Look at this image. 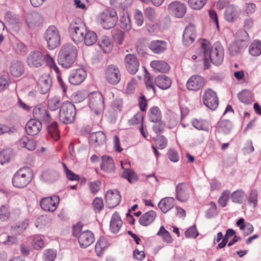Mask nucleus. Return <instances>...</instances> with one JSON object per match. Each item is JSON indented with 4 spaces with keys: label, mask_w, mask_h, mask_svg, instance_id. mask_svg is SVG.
Here are the masks:
<instances>
[{
    "label": "nucleus",
    "mask_w": 261,
    "mask_h": 261,
    "mask_svg": "<svg viewBox=\"0 0 261 261\" xmlns=\"http://www.w3.org/2000/svg\"><path fill=\"white\" fill-rule=\"evenodd\" d=\"M238 97L240 101L245 104H249L252 102V93L249 90H244L240 92Z\"/></svg>",
    "instance_id": "nucleus-44"
},
{
    "label": "nucleus",
    "mask_w": 261,
    "mask_h": 261,
    "mask_svg": "<svg viewBox=\"0 0 261 261\" xmlns=\"http://www.w3.org/2000/svg\"><path fill=\"white\" fill-rule=\"evenodd\" d=\"M232 128V124L228 120H222L218 123V129L224 134L229 133Z\"/></svg>",
    "instance_id": "nucleus-48"
},
{
    "label": "nucleus",
    "mask_w": 261,
    "mask_h": 261,
    "mask_svg": "<svg viewBox=\"0 0 261 261\" xmlns=\"http://www.w3.org/2000/svg\"><path fill=\"white\" fill-rule=\"evenodd\" d=\"M230 192L228 190L224 191L219 199V203L222 207H225L227 203V202L230 197Z\"/></svg>",
    "instance_id": "nucleus-58"
},
{
    "label": "nucleus",
    "mask_w": 261,
    "mask_h": 261,
    "mask_svg": "<svg viewBox=\"0 0 261 261\" xmlns=\"http://www.w3.org/2000/svg\"><path fill=\"white\" fill-rule=\"evenodd\" d=\"M57 255V252L53 249L47 250L44 254V261H54Z\"/></svg>",
    "instance_id": "nucleus-63"
},
{
    "label": "nucleus",
    "mask_w": 261,
    "mask_h": 261,
    "mask_svg": "<svg viewBox=\"0 0 261 261\" xmlns=\"http://www.w3.org/2000/svg\"><path fill=\"white\" fill-rule=\"evenodd\" d=\"M134 0H110L111 4L115 7H121L123 9V15L120 17V26L126 31L130 30L132 25L129 17L124 9L129 6Z\"/></svg>",
    "instance_id": "nucleus-5"
},
{
    "label": "nucleus",
    "mask_w": 261,
    "mask_h": 261,
    "mask_svg": "<svg viewBox=\"0 0 261 261\" xmlns=\"http://www.w3.org/2000/svg\"><path fill=\"white\" fill-rule=\"evenodd\" d=\"M257 192L256 190H251L248 198V204L250 206L254 208L257 205Z\"/></svg>",
    "instance_id": "nucleus-55"
},
{
    "label": "nucleus",
    "mask_w": 261,
    "mask_h": 261,
    "mask_svg": "<svg viewBox=\"0 0 261 261\" xmlns=\"http://www.w3.org/2000/svg\"><path fill=\"white\" fill-rule=\"evenodd\" d=\"M34 117L40 121L47 123L51 120V117L45 107L39 105L36 106L33 109Z\"/></svg>",
    "instance_id": "nucleus-19"
},
{
    "label": "nucleus",
    "mask_w": 261,
    "mask_h": 261,
    "mask_svg": "<svg viewBox=\"0 0 261 261\" xmlns=\"http://www.w3.org/2000/svg\"><path fill=\"white\" fill-rule=\"evenodd\" d=\"M202 100L204 105L212 110H216L219 105V100L216 93L211 89L205 90Z\"/></svg>",
    "instance_id": "nucleus-10"
},
{
    "label": "nucleus",
    "mask_w": 261,
    "mask_h": 261,
    "mask_svg": "<svg viewBox=\"0 0 261 261\" xmlns=\"http://www.w3.org/2000/svg\"><path fill=\"white\" fill-rule=\"evenodd\" d=\"M206 0H189V5L191 8L195 10L201 9L205 4Z\"/></svg>",
    "instance_id": "nucleus-56"
},
{
    "label": "nucleus",
    "mask_w": 261,
    "mask_h": 261,
    "mask_svg": "<svg viewBox=\"0 0 261 261\" xmlns=\"http://www.w3.org/2000/svg\"><path fill=\"white\" fill-rule=\"evenodd\" d=\"M241 10L234 6H228L225 11L224 18L229 22H233L239 17Z\"/></svg>",
    "instance_id": "nucleus-24"
},
{
    "label": "nucleus",
    "mask_w": 261,
    "mask_h": 261,
    "mask_svg": "<svg viewBox=\"0 0 261 261\" xmlns=\"http://www.w3.org/2000/svg\"><path fill=\"white\" fill-rule=\"evenodd\" d=\"M33 247L36 249H39L44 247V242L43 237L41 236H34L32 242Z\"/></svg>",
    "instance_id": "nucleus-53"
},
{
    "label": "nucleus",
    "mask_w": 261,
    "mask_h": 261,
    "mask_svg": "<svg viewBox=\"0 0 261 261\" xmlns=\"http://www.w3.org/2000/svg\"><path fill=\"white\" fill-rule=\"evenodd\" d=\"M204 85V80L199 75H193L187 82V88L192 91H197Z\"/></svg>",
    "instance_id": "nucleus-21"
},
{
    "label": "nucleus",
    "mask_w": 261,
    "mask_h": 261,
    "mask_svg": "<svg viewBox=\"0 0 261 261\" xmlns=\"http://www.w3.org/2000/svg\"><path fill=\"white\" fill-rule=\"evenodd\" d=\"M249 53L252 56H259L261 55V41L254 40L249 48Z\"/></svg>",
    "instance_id": "nucleus-41"
},
{
    "label": "nucleus",
    "mask_w": 261,
    "mask_h": 261,
    "mask_svg": "<svg viewBox=\"0 0 261 261\" xmlns=\"http://www.w3.org/2000/svg\"><path fill=\"white\" fill-rule=\"evenodd\" d=\"M39 91L42 94L46 93L51 86V80L48 74L41 75L38 82Z\"/></svg>",
    "instance_id": "nucleus-25"
},
{
    "label": "nucleus",
    "mask_w": 261,
    "mask_h": 261,
    "mask_svg": "<svg viewBox=\"0 0 261 261\" xmlns=\"http://www.w3.org/2000/svg\"><path fill=\"white\" fill-rule=\"evenodd\" d=\"M106 77L109 83L112 85L118 84L121 77L119 70L114 65L109 66L106 72Z\"/></svg>",
    "instance_id": "nucleus-17"
},
{
    "label": "nucleus",
    "mask_w": 261,
    "mask_h": 261,
    "mask_svg": "<svg viewBox=\"0 0 261 261\" xmlns=\"http://www.w3.org/2000/svg\"><path fill=\"white\" fill-rule=\"evenodd\" d=\"M156 236L162 238L163 242L170 244L173 241L170 232L167 230L164 226H161L156 233Z\"/></svg>",
    "instance_id": "nucleus-42"
},
{
    "label": "nucleus",
    "mask_w": 261,
    "mask_h": 261,
    "mask_svg": "<svg viewBox=\"0 0 261 261\" xmlns=\"http://www.w3.org/2000/svg\"><path fill=\"white\" fill-rule=\"evenodd\" d=\"M143 119L142 115L140 113H137L128 120V123L129 125L138 124L140 122L142 123Z\"/></svg>",
    "instance_id": "nucleus-64"
},
{
    "label": "nucleus",
    "mask_w": 261,
    "mask_h": 261,
    "mask_svg": "<svg viewBox=\"0 0 261 261\" xmlns=\"http://www.w3.org/2000/svg\"><path fill=\"white\" fill-rule=\"evenodd\" d=\"M150 66L155 72H165L170 69L169 65L164 61H153Z\"/></svg>",
    "instance_id": "nucleus-38"
},
{
    "label": "nucleus",
    "mask_w": 261,
    "mask_h": 261,
    "mask_svg": "<svg viewBox=\"0 0 261 261\" xmlns=\"http://www.w3.org/2000/svg\"><path fill=\"white\" fill-rule=\"evenodd\" d=\"M156 217V213L151 210L144 214L139 219L140 224L144 226L151 224Z\"/></svg>",
    "instance_id": "nucleus-34"
},
{
    "label": "nucleus",
    "mask_w": 261,
    "mask_h": 261,
    "mask_svg": "<svg viewBox=\"0 0 261 261\" xmlns=\"http://www.w3.org/2000/svg\"><path fill=\"white\" fill-rule=\"evenodd\" d=\"M125 67L129 73L134 74L138 70L140 64L135 55L128 54L124 59Z\"/></svg>",
    "instance_id": "nucleus-16"
},
{
    "label": "nucleus",
    "mask_w": 261,
    "mask_h": 261,
    "mask_svg": "<svg viewBox=\"0 0 261 261\" xmlns=\"http://www.w3.org/2000/svg\"><path fill=\"white\" fill-rule=\"evenodd\" d=\"M175 199L171 197H167L162 198L158 203V207L164 213H166L171 210L174 206Z\"/></svg>",
    "instance_id": "nucleus-28"
},
{
    "label": "nucleus",
    "mask_w": 261,
    "mask_h": 261,
    "mask_svg": "<svg viewBox=\"0 0 261 261\" xmlns=\"http://www.w3.org/2000/svg\"><path fill=\"white\" fill-rule=\"evenodd\" d=\"M192 125L198 130H208V123L206 121L195 119L192 121Z\"/></svg>",
    "instance_id": "nucleus-51"
},
{
    "label": "nucleus",
    "mask_w": 261,
    "mask_h": 261,
    "mask_svg": "<svg viewBox=\"0 0 261 261\" xmlns=\"http://www.w3.org/2000/svg\"><path fill=\"white\" fill-rule=\"evenodd\" d=\"M47 130L48 133L55 140L57 141L59 139V132L57 122H53L47 126Z\"/></svg>",
    "instance_id": "nucleus-47"
},
{
    "label": "nucleus",
    "mask_w": 261,
    "mask_h": 261,
    "mask_svg": "<svg viewBox=\"0 0 261 261\" xmlns=\"http://www.w3.org/2000/svg\"><path fill=\"white\" fill-rule=\"evenodd\" d=\"M243 41H236L231 43L228 48L231 56H234L239 54L243 47Z\"/></svg>",
    "instance_id": "nucleus-43"
},
{
    "label": "nucleus",
    "mask_w": 261,
    "mask_h": 261,
    "mask_svg": "<svg viewBox=\"0 0 261 261\" xmlns=\"http://www.w3.org/2000/svg\"><path fill=\"white\" fill-rule=\"evenodd\" d=\"M88 99L89 107L95 114L98 115L102 112L104 109V99L100 92L91 93L88 96Z\"/></svg>",
    "instance_id": "nucleus-8"
},
{
    "label": "nucleus",
    "mask_w": 261,
    "mask_h": 261,
    "mask_svg": "<svg viewBox=\"0 0 261 261\" xmlns=\"http://www.w3.org/2000/svg\"><path fill=\"white\" fill-rule=\"evenodd\" d=\"M109 243L106 239L105 238H100L97 242L95 250L98 256H100L103 251L108 248Z\"/></svg>",
    "instance_id": "nucleus-40"
},
{
    "label": "nucleus",
    "mask_w": 261,
    "mask_h": 261,
    "mask_svg": "<svg viewBox=\"0 0 261 261\" xmlns=\"http://www.w3.org/2000/svg\"><path fill=\"white\" fill-rule=\"evenodd\" d=\"M77 57V48L73 44L62 46L59 52L58 61L64 68H69L74 63Z\"/></svg>",
    "instance_id": "nucleus-2"
},
{
    "label": "nucleus",
    "mask_w": 261,
    "mask_h": 261,
    "mask_svg": "<svg viewBox=\"0 0 261 261\" xmlns=\"http://www.w3.org/2000/svg\"><path fill=\"white\" fill-rule=\"evenodd\" d=\"M247 198V194L242 190L239 189L230 195V199L231 201L236 203L242 204L246 201Z\"/></svg>",
    "instance_id": "nucleus-35"
},
{
    "label": "nucleus",
    "mask_w": 261,
    "mask_h": 261,
    "mask_svg": "<svg viewBox=\"0 0 261 261\" xmlns=\"http://www.w3.org/2000/svg\"><path fill=\"white\" fill-rule=\"evenodd\" d=\"M97 40V36L93 31L87 30L83 39L84 44L87 46H91L95 44Z\"/></svg>",
    "instance_id": "nucleus-39"
},
{
    "label": "nucleus",
    "mask_w": 261,
    "mask_h": 261,
    "mask_svg": "<svg viewBox=\"0 0 261 261\" xmlns=\"http://www.w3.org/2000/svg\"><path fill=\"white\" fill-rule=\"evenodd\" d=\"M155 84L160 89L166 90L170 87L171 81L169 77L165 75H160L154 79Z\"/></svg>",
    "instance_id": "nucleus-32"
},
{
    "label": "nucleus",
    "mask_w": 261,
    "mask_h": 261,
    "mask_svg": "<svg viewBox=\"0 0 261 261\" xmlns=\"http://www.w3.org/2000/svg\"><path fill=\"white\" fill-rule=\"evenodd\" d=\"M59 202V198L57 196L42 198L40 202L41 208L48 212H54Z\"/></svg>",
    "instance_id": "nucleus-14"
},
{
    "label": "nucleus",
    "mask_w": 261,
    "mask_h": 261,
    "mask_svg": "<svg viewBox=\"0 0 261 261\" xmlns=\"http://www.w3.org/2000/svg\"><path fill=\"white\" fill-rule=\"evenodd\" d=\"M196 37V28L194 25L189 24L185 29L182 35L183 43L186 46L191 45Z\"/></svg>",
    "instance_id": "nucleus-20"
},
{
    "label": "nucleus",
    "mask_w": 261,
    "mask_h": 261,
    "mask_svg": "<svg viewBox=\"0 0 261 261\" xmlns=\"http://www.w3.org/2000/svg\"><path fill=\"white\" fill-rule=\"evenodd\" d=\"M122 226V221L120 216L117 212L114 213L110 221V230L112 232L116 233L119 232Z\"/></svg>",
    "instance_id": "nucleus-29"
},
{
    "label": "nucleus",
    "mask_w": 261,
    "mask_h": 261,
    "mask_svg": "<svg viewBox=\"0 0 261 261\" xmlns=\"http://www.w3.org/2000/svg\"><path fill=\"white\" fill-rule=\"evenodd\" d=\"M62 166L63 167L64 172L66 175V177L70 180H75L78 181L80 179V177L79 175L73 173L71 170H70L66 165L62 163Z\"/></svg>",
    "instance_id": "nucleus-52"
},
{
    "label": "nucleus",
    "mask_w": 261,
    "mask_h": 261,
    "mask_svg": "<svg viewBox=\"0 0 261 261\" xmlns=\"http://www.w3.org/2000/svg\"><path fill=\"white\" fill-rule=\"evenodd\" d=\"M17 144L20 147L25 148L30 151L34 150L36 147V142L27 136L21 138L18 141Z\"/></svg>",
    "instance_id": "nucleus-33"
},
{
    "label": "nucleus",
    "mask_w": 261,
    "mask_h": 261,
    "mask_svg": "<svg viewBox=\"0 0 261 261\" xmlns=\"http://www.w3.org/2000/svg\"><path fill=\"white\" fill-rule=\"evenodd\" d=\"M185 236L188 238H196L198 236V232L195 225L189 228L185 231Z\"/></svg>",
    "instance_id": "nucleus-62"
},
{
    "label": "nucleus",
    "mask_w": 261,
    "mask_h": 261,
    "mask_svg": "<svg viewBox=\"0 0 261 261\" xmlns=\"http://www.w3.org/2000/svg\"><path fill=\"white\" fill-rule=\"evenodd\" d=\"M12 157V151L10 149L3 150L0 152V163L4 165L8 163Z\"/></svg>",
    "instance_id": "nucleus-49"
},
{
    "label": "nucleus",
    "mask_w": 261,
    "mask_h": 261,
    "mask_svg": "<svg viewBox=\"0 0 261 261\" xmlns=\"http://www.w3.org/2000/svg\"><path fill=\"white\" fill-rule=\"evenodd\" d=\"M149 114V119L153 122H158L161 120V113L159 108L153 107L150 108Z\"/></svg>",
    "instance_id": "nucleus-46"
},
{
    "label": "nucleus",
    "mask_w": 261,
    "mask_h": 261,
    "mask_svg": "<svg viewBox=\"0 0 261 261\" xmlns=\"http://www.w3.org/2000/svg\"><path fill=\"white\" fill-rule=\"evenodd\" d=\"M87 74L85 70L79 68L72 70L68 76L69 82L73 85H79L85 80Z\"/></svg>",
    "instance_id": "nucleus-15"
},
{
    "label": "nucleus",
    "mask_w": 261,
    "mask_h": 261,
    "mask_svg": "<svg viewBox=\"0 0 261 261\" xmlns=\"http://www.w3.org/2000/svg\"><path fill=\"white\" fill-rule=\"evenodd\" d=\"M168 10L169 12L174 17L182 18L187 11L186 5L179 1H174L168 5Z\"/></svg>",
    "instance_id": "nucleus-12"
},
{
    "label": "nucleus",
    "mask_w": 261,
    "mask_h": 261,
    "mask_svg": "<svg viewBox=\"0 0 261 261\" xmlns=\"http://www.w3.org/2000/svg\"><path fill=\"white\" fill-rule=\"evenodd\" d=\"M134 16L136 24L138 26H141L144 22V17L142 12L138 9H136L134 11Z\"/></svg>",
    "instance_id": "nucleus-61"
},
{
    "label": "nucleus",
    "mask_w": 261,
    "mask_h": 261,
    "mask_svg": "<svg viewBox=\"0 0 261 261\" xmlns=\"http://www.w3.org/2000/svg\"><path fill=\"white\" fill-rule=\"evenodd\" d=\"M118 20L117 13L115 10L107 9L100 12L97 16V21L105 29L114 27Z\"/></svg>",
    "instance_id": "nucleus-3"
},
{
    "label": "nucleus",
    "mask_w": 261,
    "mask_h": 261,
    "mask_svg": "<svg viewBox=\"0 0 261 261\" xmlns=\"http://www.w3.org/2000/svg\"><path fill=\"white\" fill-rule=\"evenodd\" d=\"M42 128V123L36 119H30L26 124L25 130L28 135L34 136L38 134Z\"/></svg>",
    "instance_id": "nucleus-22"
},
{
    "label": "nucleus",
    "mask_w": 261,
    "mask_h": 261,
    "mask_svg": "<svg viewBox=\"0 0 261 261\" xmlns=\"http://www.w3.org/2000/svg\"><path fill=\"white\" fill-rule=\"evenodd\" d=\"M59 173L58 171L48 170L43 172L42 177L46 181L53 182L58 179L59 177Z\"/></svg>",
    "instance_id": "nucleus-45"
},
{
    "label": "nucleus",
    "mask_w": 261,
    "mask_h": 261,
    "mask_svg": "<svg viewBox=\"0 0 261 261\" xmlns=\"http://www.w3.org/2000/svg\"><path fill=\"white\" fill-rule=\"evenodd\" d=\"M100 168L107 172H112L115 170L113 159L110 156L105 155L101 157Z\"/></svg>",
    "instance_id": "nucleus-27"
},
{
    "label": "nucleus",
    "mask_w": 261,
    "mask_h": 261,
    "mask_svg": "<svg viewBox=\"0 0 261 261\" xmlns=\"http://www.w3.org/2000/svg\"><path fill=\"white\" fill-rule=\"evenodd\" d=\"M10 217L9 207L6 205H3L0 207V219L2 221H7Z\"/></svg>",
    "instance_id": "nucleus-57"
},
{
    "label": "nucleus",
    "mask_w": 261,
    "mask_h": 261,
    "mask_svg": "<svg viewBox=\"0 0 261 261\" xmlns=\"http://www.w3.org/2000/svg\"><path fill=\"white\" fill-rule=\"evenodd\" d=\"M190 197L189 186L185 182L178 184L176 187V198L180 202H186Z\"/></svg>",
    "instance_id": "nucleus-18"
},
{
    "label": "nucleus",
    "mask_w": 261,
    "mask_h": 261,
    "mask_svg": "<svg viewBox=\"0 0 261 261\" xmlns=\"http://www.w3.org/2000/svg\"><path fill=\"white\" fill-rule=\"evenodd\" d=\"M122 176L124 178L127 179L130 183L135 182L138 179L136 173L130 169H125L123 172Z\"/></svg>",
    "instance_id": "nucleus-50"
},
{
    "label": "nucleus",
    "mask_w": 261,
    "mask_h": 261,
    "mask_svg": "<svg viewBox=\"0 0 261 261\" xmlns=\"http://www.w3.org/2000/svg\"><path fill=\"white\" fill-rule=\"evenodd\" d=\"M78 241L81 247L86 248L94 242V237L91 231H84L79 235Z\"/></svg>",
    "instance_id": "nucleus-23"
},
{
    "label": "nucleus",
    "mask_w": 261,
    "mask_h": 261,
    "mask_svg": "<svg viewBox=\"0 0 261 261\" xmlns=\"http://www.w3.org/2000/svg\"><path fill=\"white\" fill-rule=\"evenodd\" d=\"M23 66L22 63L19 61H13L11 63L9 72L14 77H18L22 75L23 72Z\"/></svg>",
    "instance_id": "nucleus-31"
},
{
    "label": "nucleus",
    "mask_w": 261,
    "mask_h": 261,
    "mask_svg": "<svg viewBox=\"0 0 261 261\" xmlns=\"http://www.w3.org/2000/svg\"><path fill=\"white\" fill-rule=\"evenodd\" d=\"M60 103V99L59 97L54 96L50 97L48 101V106L51 111H56L58 109Z\"/></svg>",
    "instance_id": "nucleus-54"
},
{
    "label": "nucleus",
    "mask_w": 261,
    "mask_h": 261,
    "mask_svg": "<svg viewBox=\"0 0 261 261\" xmlns=\"http://www.w3.org/2000/svg\"><path fill=\"white\" fill-rule=\"evenodd\" d=\"M106 137L101 131L92 133L90 135V142L95 146H99L106 143Z\"/></svg>",
    "instance_id": "nucleus-30"
},
{
    "label": "nucleus",
    "mask_w": 261,
    "mask_h": 261,
    "mask_svg": "<svg viewBox=\"0 0 261 261\" xmlns=\"http://www.w3.org/2000/svg\"><path fill=\"white\" fill-rule=\"evenodd\" d=\"M44 55L39 50H35L30 52L27 57V62L31 68H38L44 63Z\"/></svg>",
    "instance_id": "nucleus-11"
},
{
    "label": "nucleus",
    "mask_w": 261,
    "mask_h": 261,
    "mask_svg": "<svg viewBox=\"0 0 261 261\" xmlns=\"http://www.w3.org/2000/svg\"><path fill=\"white\" fill-rule=\"evenodd\" d=\"M98 45L105 53H110L113 49V44L109 38L103 36L98 42Z\"/></svg>",
    "instance_id": "nucleus-37"
},
{
    "label": "nucleus",
    "mask_w": 261,
    "mask_h": 261,
    "mask_svg": "<svg viewBox=\"0 0 261 261\" xmlns=\"http://www.w3.org/2000/svg\"><path fill=\"white\" fill-rule=\"evenodd\" d=\"M200 51L202 53L205 67L208 68L213 63L216 65H220L224 58V49L220 43L215 44V48L212 49L211 43L207 40H203L201 43Z\"/></svg>",
    "instance_id": "nucleus-1"
},
{
    "label": "nucleus",
    "mask_w": 261,
    "mask_h": 261,
    "mask_svg": "<svg viewBox=\"0 0 261 261\" xmlns=\"http://www.w3.org/2000/svg\"><path fill=\"white\" fill-rule=\"evenodd\" d=\"M149 48L155 54L164 52L167 48V44L165 41L154 40L149 44Z\"/></svg>",
    "instance_id": "nucleus-36"
},
{
    "label": "nucleus",
    "mask_w": 261,
    "mask_h": 261,
    "mask_svg": "<svg viewBox=\"0 0 261 261\" xmlns=\"http://www.w3.org/2000/svg\"><path fill=\"white\" fill-rule=\"evenodd\" d=\"M87 30L86 25L81 21L71 24L70 32L73 41L76 43L83 42L84 35Z\"/></svg>",
    "instance_id": "nucleus-9"
},
{
    "label": "nucleus",
    "mask_w": 261,
    "mask_h": 261,
    "mask_svg": "<svg viewBox=\"0 0 261 261\" xmlns=\"http://www.w3.org/2000/svg\"><path fill=\"white\" fill-rule=\"evenodd\" d=\"M76 116L74 105L69 101L63 102L60 107L59 118L63 123L69 124L73 122Z\"/></svg>",
    "instance_id": "nucleus-4"
},
{
    "label": "nucleus",
    "mask_w": 261,
    "mask_h": 261,
    "mask_svg": "<svg viewBox=\"0 0 261 261\" xmlns=\"http://www.w3.org/2000/svg\"><path fill=\"white\" fill-rule=\"evenodd\" d=\"M44 37L47 42V47L50 49L56 48L60 44V35L55 26L49 27L45 33Z\"/></svg>",
    "instance_id": "nucleus-7"
},
{
    "label": "nucleus",
    "mask_w": 261,
    "mask_h": 261,
    "mask_svg": "<svg viewBox=\"0 0 261 261\" xmlns=\"http://www.w3.org/2000/svg\"><path fill=\"white\" fill-rule=\"evenodd\" d=\"M32 180L31 172L29 169L22 168L18 170L12 179L13 185L18 188L27 186Z\"/></svg>",
    "instance_id": "nucleus-6"
},
{
    "label": "nucleus",
    "mask_w": 261,
    "mask_h": 261,
    "mask_svg": "<svg viewBox=\"0 0 261 261\" xmlns=\"http://www.w3.org/2000/svg\"><path fill=\"white\" fill-rule=\"evenodd\" d=\"M145 14L146 17L151 21H154L158 16V13L151 7H147L145 9Z\"/></svg>",
    "instance_id": "nucleus-60"
},
{
    "label": "nucleus",
    "mask_w": 261,
    "mask_h": 261,
    "mask_svg": "<svg viewBox=\"0 0 261 261\" xmlns=\"http://www.w3.org/2000/svg\"><path fill=\"white\" fill-rule=\"evenodd\" d=\"M42 22L41 15L36 12L28 14L25 16V23L31 29L38 27Z\"/></svg>",
    "instance_id": "nucleus-26"
},
{
    "label": "nucleus",
    "mask_w": 261,
    "mask_h": 261,
    "mask_svg": "<svg viewBox=\"0 0 261 261\" xmlns=\"http://www.w3.org/2000/svg\"><path fill=\"white\" fill-rule=\"evenodd\" d=\"M44 62L45 61L47 65L52 69H54L58 74H59V70L56 65L54 59L48 55L44 56Z\"/></svg>",
    "instance_id": "nucleus-59"
},
{
    "label": "nucleus",
    "mask_w": 261,
    "mask_h": 261,
    "mask_svg": "<svg viewBox=\"0 0 261 261\" xmlns=\"http://www.w3.org/2000/svg\"><path fill=\"white\" fill-rule=\"evenodd\" d=\"M105 200L109 208H114L117 206L120 202V193L117 190H109L106 193Z\"/></svg>",
    "instance_id": "nucleus-13"
}]
</instances>
